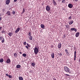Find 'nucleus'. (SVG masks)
<instances>
[{"label": "nucleus", "mask_w": 80, "mask_h": 80, "mask_svg": "<svg viewBox=\"0 0 80 80\" xmlns=\"http://www.w3.org/2000/svg\"><path fill=\"white\" fill-rule=\"evenodd\" d=\"M19 53H20V54H22V52H19Z\"/></svg>", "instance_id": "de8ad7c7"}, {"label": "nucleus", "mask_w": 80, "mask_h": 80, "mask_svg": "<svg viewBox=\"0 0 80 80\" xmlns=\"http://www.w3.org/2000/svg\"><path fill=\"white\" fill-rule=\"evenodd\" d=\"M58 55L60 56V57H62V53H58Z\"/></svg>", "instance_id": "c85d7f7f"}, {"label": "nucleus", "mask_w": 80, "mask_h": 80, "mask_svg": "<svg viewBox=\"0 0 80 80\" xmlns=\"http://www.w3.org/2000/svg\"><path fill=\"white\" fill-rule=\"evenodd\" d=\"M41 27L42 28H45V26H44V25L41 24Z\"/></svg>", "instance_id": "2eb2a0df"}, {"label": "nucleus", "mask_w": 80, "mask_h": 80, "mask_svg": "<svg viewBox=\"0 0 80 80\" xmlns=\"http://www.w3.org/2000/svg\"><path fill=\"white\" fill-rule=\"evenodd\" d=\"M5 42V39L4 38H3V39H2V40H1V42H2V43H4Z\"/></svg>", "instance_id": "412c9836"}, {"label": "nucleus", "mask_w": 80, "mask_h": 80, "mask_svg": "<svg viewBox=\"0 0 80 80\" xmlns=\"http://www.w3.org/2000/svg\"><path fill=\"white\" fill-rule=\"evenodd\" d=\"M61 46L62 44L61 43H59L58 45V48H61Z\"/></svg>", "instance_id": "f8f14e48"}, {"label": "nucleus", "mask_w": 80, "mask_h": 80, "mask_svg": "<svg viewBox=\"0 0 80 80\" xmlns=\"http://www.w3.org/2000/svg\"><path fill=\"white\" fill-rule=\"evenodd\" d=\"M46 10L47 11H50V8L48 6H47L46 7Z\"/></svg>", "instance_id": "7ed1b4c3"}, {"label": "nucleus", "mask_w": 80, "mask_h": 80, "mask_svg": "<svg viewBox=\"0 0 80 80\" xmlns=\"http://www.w3.org/2000/svg\"><path fill=\"white\" fill-rule=\"evenodd\" d=\"M77 52H76V51L74 52V60H76V55H77Z\"/></svg>", "instance_id": "20e7f679"}, {"label": "nucleus", "mask_w": 80, "mask_h": 80, "mask_svg": "<svg viewBox=\"0 0 80 80\" xmlns=\"http://www.w3.org/2000/svg\"><path fill=\"white\" fill-rule=\"evenodd\" d=\"M12 13L13 15H15V12L14 11H12Z\"/></svg>", "instance_id": "cd10ccee"}, {"label": "nucleus", "mask_w": 80, "mask_h": 80, "mask_svg": "<svg viewBox=\"0 0 80 80\" xmlns=\"http://www.w3.org/2000/svg\"><path fill=\"white\" fill-rule=\"evenodd\" d=\"M28 35L29 36H31V32H29Z\"/></svg>", "instance_id": "7c9ffc66"}, {"label": "nucleus", "mask_w": 80, "mask_h": 80, "mask_svg": "<svg viewBox=\"0 0 80 80\" xmlns=\"http://www.w3.org/2000/svg\"><path fill=\"white\" fill-rule=\"evenodd\" d=\"M68 7L69 8H72L73 7V5L71 4H69L68 5Z\"/></svg>", "instance_id": "423d86ee"}, {"label": "nucleus", "mask_w": 80, "mask_h": 80, "mask_svg": "<svg viewBox=\"0 0 80 80\" xmlns=\"http://www.w3.org/2000/svg\"><path fill=\"white\" fill-rule=\"evenodd\" d=\"M53 3L54 4V5H57V3L55 0H53Z\"/></svg>", "instance_id": "4468645a"}, {"label": "nucleus", "mask_w": 80, "mask_h": 80, "mask_svg": "<svg viewBox=\"0 0 80 80\" xmlns=\"http://www.w3.org/2000/svg\"><path fill=\"white\" fill-rule=\"evenodd\" d=\"M3 62V58H1L0 59V62L1 63H2V62Z\"/></svg>", "instance_id": "6ab92c4d"}, {"label": "nucleus", "mask_w": 80, "mask_h": 80, "mask_svg": "<svg viewBox=\"0 0 80 80\" xmlns=\"http://www.w3.org/2000/svg\"><path fill=\"white\" fill-rule=\"evenodd\" d=\"M5 31H4V30H2V33H5Z\"/></svg>", "instance_id": "ea45409f"}, {"label": "nucleus", "mask_w": 80, "mask_h": 80, "mask_svg": "<svg viewBox=\"0 0 80 80\" xmlns=\"http://www.w3.org/2000/svg\"><path fill=\"white\" fill-rule=\"evenodd\" d=\"M2 11H3V12H4V11H5V9H3L2 10Z\"/></svg>", "instance_id": "09e8293b"}, {"label": "nucleus", "mask_w": 80, "mask_h": 80, "mask_svg": "<svg viewBox=\"0 0 80 80\" xmlns=\"http://www.w3.org/2000/svg\"><path fill=\"white\" fill-rule=\"evenodd\" d=\"M14 55L15 57H17V54L16 53H14Z\"/></svg>", "instance_id": "393cba45"}, {"label": "nucleus", "mask_w": 80, "mask_h": 80, "mask_svg": "<svg viewBox=\"0 0 80 80\" xmlns=\"http://www.w3.org/2000/svg\"><path fill=\"white\" fill-rule=\"evenodd\" d=\"M79 35H80V33L78 32H77L76 34V37H78V36H79Z\"/></svg>", "instance_id": "ddd939ff"}, {"label": "nucleus", "mask_w": 80, "mask_h": 80, "mask_svg": "<svg viewBox=\"0 0 80 80\" xmlns=\"http://www.w3.org/2000/svg\"><path fill=\"white\" fill-rule=\"evenodd\" d=\"M20 1H22V0H20Z\"/></svg>", "instance_id": "864d4df0"}, {"label": "nucleus", "mask_w": 80, "mask_h": 80, "mask_svg": "<svg viewBox=\"0 0 80 80\" xmlns=\"http://www.w3.org/2000/svg\"><path fill=\"white\" fill-rule=\"evenodd\" d=\"M73 20H71L69 22V25H72L73 24Z\"/></svg>", "instance_id": "9b49d317"}, {"label": "nucleus", "mask_w": 80, "mask_h": 80, "mask_svg": "<svg viewBox=\"0 0 80 80\" xmlns=\"http://www.w3.org/2000/svg\"><path fill=\"white\" fill-rule=\"evenodd\" d=\"M6 15H7L8 16H10L11 15L10 14V12L9 11H8L6 12Z\"/></svg>", "instance_id": "6e6552de"}, {"label": "nucleus", "mask_w": 80, "mask_h": 80, "mask_svg": "<svg viewBox=\"0 0 80 80\" xmlns=\"http://www.w3.org/2000/svg\"><path fill=\"white\" fill-rule=\"evenodd\" d=\"M74 31H75V32H77V29H76L75 28H74Z\"/></svg>", "instance_id": "e433bc0d"}, {"label": "nucleus", "mask_w": 80, "mask_h": 80, "mask_svg": "<svg viewBox=\"0 0 80 80\" xmlns=\"http://www.w3.org/2000/svg\"><path fill=\"white\" fill-rule=\"evenodd\" d=\"M10 62H11V61H10V59H8L6 61V63H10Z\"/></svg>", "instance_id": "0eeeda50"}, {"label": "nucleus", "mask_w": 80, "mask_h": 80, "mask_svg": "<svg viewBox=\"0 0 80 80\" xmlns=\"http://www.w3.org/2000/svg\"><path fill=\"white\" fill-rule=\"evenodd\" d=\"M78 0H75V2H78Z\"/></svg>", "instance_id": "a18cd8bd"}, {"label": "nucleus", "mask_w": 80, "mask_h": 80, "mask_svg": "<svg viewBox=\"0 0 80 80\" xmlns=\"http://www.w3.org/2000/svg\"><path fill=\"white\" fill-rule=\"evenodd\" d=\"M25 47H26V48H27V49H28V47L27 46H25Z\"/></svg>", "instance_id": "58836bf2"}, {"label": "nucleus", "mask_w": 80, "mask_h": 80, "mask_svg": "<svg viewBox=\"0 0 80 80\" xmlns=\"http://www.w3.org/2000/svg\"><path fill=\"white\" fill-rule=\"evenodd\" d=\"M58 2H60L61 0H58Z\"/></svg>", "instance_id": "603ef678"}, {"label": "nucleus", "mask_w": 80, "mask_h": 80, "mask_svg": "<svg viewBox=\"0 0 80 80\" xmlns=\"http://www.w3.org/2000/svg\"><path fill=\"white\" fill-rule=\"evenodd\" d=\"M2 28V27H0V30H1V29Z\"/></svg>", "instance_id": "49530a36"}, {"label": "nucleus", "mask_w": 80, "mask_h": 80, "mask_svg": "<svg viewBox=\"0 0 80 80\" xmlns=\"http://www.w3.org/2000/svg\"><path fill=\"white\" fill-rule=\"evenodd\" d=\"M64 38H65L66 37V36H65V34L63 35Z\"/></svg>", "instance_id": "c03bdc74"}, {"label": "nucleus", "mask_w": 80, "mask_h": 80, "mask_svg": "<svg viewBox=\"0 0 80 80\" xmlns=\"http://www.w3.org/2000/svg\"><path fill=\"white\" fill-rule=\"evenodd\" d=\"M6 76H7V77H8L9 76V75L8 74H6Z\"/></svg>", "instance_id": "37998d69"}, {"label": "nucleus", "mask_w": 80, "mask_h": 80, "mask_svg": "<svg viewBox=\"0 0 80 80\" xmlns=\"http://www.w3.org/2000/svg\"><path fill=\"white\" fill-rule=\"evenodd\" d=\"M66 27L67 28H69V25H66Z\"/></svg>", "instance_id": "c756f323"}, {"label": "nucleus", "mask_w": 80, "mask_h": 80, "mask_svg": "<svg viewBox=\"0 0 80 80\" xmlns=\"http://www.w3.org/2000/svg\"><path fill=\"white\" fill-rule=\"evenodd\" d=\"M29 40H32V39H33V37H32V36H30L29 37Z\"/></svg>", "instance_id": "aec40b11"}, {"label": "nucleus", "mask_w": 80, "mask_h": 80, "mask_svg": "<svg viewBox=\"0 0 80 80\" xmlns=\"http://www.w3.org/2000/svg\"><path fill=\"white\" fill-rule=\"evenodd\" d=\"M10 78H12V76H10V75H9V76H8Z\"/></svg>", "instance_id": "2f4dec72"}, {"label": "nucleus", "mask_w": 80, "mask_h": 80, "mask_svg": "<svg viewBox=\"0 0 80 80\" xmlns=\"http://www.w3.org/2000/svg\"><path fill=\"white\" fill-rule=\"evenodd\" d=\"M18 0H14V2H17V1Z\"/></svg>", "instance_id": "79ce46f5"}, {"label": "nucleus", "mask_w": 80, "mask_h": 80, "mask_svg": "<svg viewBox=\"0 0 80 80\" xmlns=\"http://www.w3.org/2000/svg\"><path fill=\"white\" fill-rule=\"evenodd\" d=\"M65 75H67V76H70V75H68V74H65Z\"/></svg>", "instance_id": "a19ab883"}, {"label": "nucleus", "mask_w": 80, "mask_h": 80, "mask_svg": "<svg viewBox=\"0 0 80 80\" xmlns=\"http://www.w3.org/2000/svg\"><path fill=\"white\" fill-rule=\"evenodd\" d=\"M72 16H70L69 17H68V20H69V21H70V19H71L72 18Z\"/></svg>", "instance_id": "a878e982"}, {"label": "nucleus", "mask_w": 80, "mask_h": 80, "mask_svg": "<svg viewBox=\"0 0 80 80\" xmlns=\"http://www.w3.org/2000/svg\"><path fill=\"white\" fill-rule=\"evenodd\" d=\"M51 57L53 58H54V57L55 56V54H54V52H52L51 55Z\"/></svg>", "instance_id": "9d476101"}, {"label": "nucleus", "mask_w": 80, "mask_h": 80, "mask_svg": "<svg viewBox=\"0 0 80 80\" xmlns=\"http://www.w3.org/2000/svg\"><path fill=\"white\" fill-rule=\"evenodd\" d=\"M8 35H9V36H10V37H11V36L13 35V33L10 32L8 34Z\"/></svg>", "instance_id": "f3484780"}, {"label": "nucleus", "mask_w": 80, "mask_h": 80, "mask_svg": "<svg viewBox=\"0 0 80 80\" xmlns=\"http://www.w3.org/2000/svg\"><path fill=\"white\" fill-rule=\"evenodd\" d=\"M1 20H2V18H0V21H1Z\"/></svg>", "instance_id": "8fccbe9b"}, {"label": "nucleus", "mask_w": 80, "mask_h": 80, "mask_svg": "<svg viewBox=\"0 0 80 80\" xmlns=\"http://www.w3.org/2000/svg\"><path fill=\"white\" fill-rule=\"evenodd\" d=\"M19 80H23V77H21L20 76L19 77Z\"/></svg>", "instance_id": "a211bd4d"}, {"label": "nucleus", "mask_w": 80, "mask_h": 80, "mask_svg": "<svg viewBox=\"0 0 80 80\" xmlns=\"http://www.w3.org/2000/svg\"><path fill=\"white\" fill-rule=\"evenodd\" d=\"M27 44V43L26 42H24L23 43V45H26V44Z\"/></svg>", "instance_id": "4c0bfd02"}, {"label": "nucleus", "mask_w": 80, "mask_h": 80, "mask_svg": "<svg viewBox=\"0 0 80 80\" xmlns=\"http://www.w3.org/2000/svg\"><path fill=\"white\" fill-rule=\"evenodd\" d=\"M64 70L66 72H68L70 71V69L67 66H65L64 67Z\"/></svg>", "instance_id": "f03ea898"}, {"label": "nucleus", "mask_w": 80, "mask_h": 80, "mask_svg": "<svg viewBox=\"0 0 80 80\" xmlns=\"http://www.w3.org/2000/svg\"><path fill=\"white\" fill-rule=\"evenodd\" d=\"M25 9H23V11H22V13H25Z\"/></svg>", "instance_id": "72a5a7b5"}, {"label": "nucleus", "mask_w": 80, "mask_h": 80, "mask_svg": "<svg viewBox=\"0 0 80 80\" xmlns=\"http://www.w3.org/2000/svg\"><path fill=\"white\" fill-rule=\"evenodd\" d=\"M75 28H71V30H72V31H73V30H74V29Z\"/></svg>", "instance_id": "473e14b6"}, {"label": "nucleus", "mask_w": 80, "mask_h": 80, "mask_svg": "<svg viewBox=\"0 0 80 80\" xmlns=\"http://www.w3.org/2000/svg\"><path fill=\"white\" fill-rule=\"evenodd\" d=\"M65 52L66 54H68V53H69L68 52V50H67V49H65Z\"/></svg>", "instance_id": "5701e85b"}, {"label": "nucleus", "mask_w": 80, "mask_h": 80, "mask_svg": "<svg viewBox=\"0 0 80 80\" xmlns=\"http://www.w3.org/2000/svg\"><path fill=\"white\" fill-rule=\"evenodd\" d=\"M31 65L32 67H34V66L35 65V63H34V62L32 63Z\"/></svg>", "instance_id": "4be33fe9"}, {"label": "nucleus", "mask_w": 80, "mask_h": 80, "mask_svg": "<svg viewBox=\"0 0 80 80\" xmlns=\"http://www.w3.org/2000/svg\"><path fill=\"white\" fill-rule=\"evenodd\" d=\"M20 28H18L16 30V31H15V33H18V32L20 31Z\"/></svg>", "instance_id": "39448f33"}, {"label": "nucleus", "mask_w": 80, "mask_h": 80, "mask_svg": "<svg viewBox=\"0 0 80 80\" xmlns=\"http://www.w3.org/2000/svg\"><path fill=\"white\" fill-rule=\"evenodd\" d=\"M53 46H52L51 47V48H53Z\"/></svg>", "instance_id": "3c124183"}, {"label": "nucleus", "mask_w": 80, "mask_h": 80, "mask_svg": "<svg viewBox=\"0 0 80 80\" xmlns=\"http://www.w3.org/2000/svg\"><path fill=\"white\" fill-rule=\"evenodd\" d=\"M3 38H3V37H2V36H1L0 37V40L1 41H2V39H3Z\"/></svg>", "instance_id": "bb28decb"}, {"label": "nucleus", "mask_w": 80, "mask_h": 80, "mask_svg": "<svg viewBox=\"0 0 80 80\" xmlns=\"http://www.w3.org/2000/svg\"><path fill=\"white\" fill-rule=\"evenodd\" d=\"M34 53L35 55H37L38 54V52H39V50L38 48L37 47H35L34 49Z\"/></svg>", "instance_id": "f257e3e1"}, {"label": "nucleus", "mask_w": 80, "mask_h": 80, "mask_svg": "<svg viewBox=\"0 0 80 80\" xmlns=\"http://www.w3.org/2000/svg\"><path fill=\"white\" fill-rule=\"evenodd\" d=\"M65 0H62V3H65Z\"/></svg>", "instance_id": "c9c22d12"}, {"label": "nucleus", "mask_w": 80, "mask_h": 80, "mask_svg": "<svg viewBox=\"0 0 80 80\" xmlns=\"http://www.w3.org/2000/svg\"><path fill=\"white\" fill-rule=\"evenodd\" d=\"M16 67L17 68H20L21 67V66L18 64L17 65Z\"/></svg>", "instance_id": "dca6fc26"}, {"label": "nucleus", "mask_w": 80, "mask_h": 80, "mask_svg": "<svg viewBox=\"0 0 80 80\" xmlns=\"http://www.w3.org/2000/svg\"><path fill=\"white\" fill-rule=\"evenodd\" d=\"M27 46H28V47H30V45H29L28 43H27Z\"/></svg>", "instance_id": "f704fd0d"}, {"label": "nucleus", "mask_w": 80, "mask_h": 80, "mask_svg": "<svg viewBox=\"0 0 80 80\" xmlns=\"http://www.w3.org/2000/svg\"><path fill=\"white\" fill-rule=\"evenodd\" d=\"M22 56L23 57H27V54H25V53L23 54Z\"/></svg>", "instance_id": "b1692460"}, {"label": "nucleus", "mask_w": 80, "mask_h": 80, "mask_svg": "<svg viewBox=\"0 0 80 80\" xmlns=\"http://www.w3.org/2000/svg\"><path fill=\"white\" fill-rule=\"evenodd\" d=\"M10 2V0H7L6 2V5H8Z\"/></svg>", "instance_id": "1a4fd4ad"}]
</instances>
